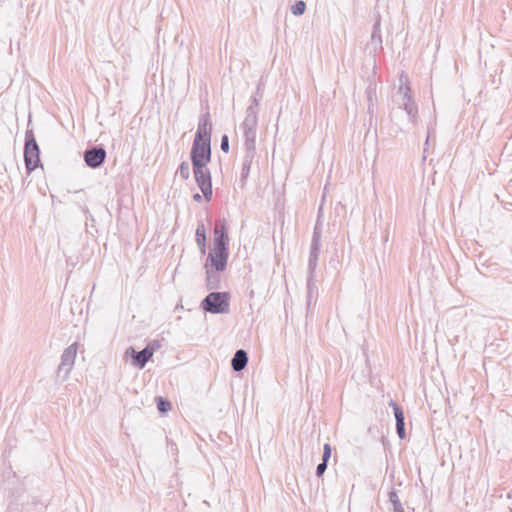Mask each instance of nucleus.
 <instances>
[{"label": "nucleus", "instance_id": "obj_1", "mask_svg": "<svg viewBox=\"0 0 512 512\" xmlns=\"http://www.w3.org/2000/svg\"><path fill=\"white\" fill-rule=\"evenodd\" d=\"M228 233L225 226V221L221 223V226L217 223L214 230V243L213 249L208 254L205 269L207 274V281L209 288L213 289L215 286L211 285L212 279H216V274L212 271H223L227 265L228 259Z\"/></svg>", "mask_w": 512, "mask_h": 512}, {"label": "nucleus", "instance_id": "obj_2", "mask_svg": "<svg viewBox=\"0 0 512 512\" xmlns=\"http://www.w3.org/2000/svg\"><path fill=\"white\" fill-rule=\"evenodd\" d=\"M398 107L405 111L409 123L415 128L419 122L418 107L414 101L407 74L401 73L397 90Z\"/></svg>", "mask_w": 512, "mask_h": 512}, {"label": "nucleus", "instance_id": "obj_3", "mask_svg": "<svg viewBox=\"0 0 512 512\" xmlns=\"http://www.w3.org/2000/svg\"><path fill=\"white\" fill-rule=\"evenodd\" d=\"M257 126L258 113L253 111V108H247L245 118L240 125L245 139L246 150L255 151Z\"/></svg>", "mask_w": 512, "mask_h": 512}, {"label": "nucleus", "instance_id": "obj_4", "mask_svg": "<svg viewBox=\"0 0 512 512\" xmlns=\"http://www.w3.org/2000/svg\"><path fill=\"white\" fill-rule=\"evenodd\" d=\"M320 247H321V223L318 219L316 222L315 228H314V232H313V238H312L310 255H309V263H308V270H309L308 295L309 296L311 295V292H312L314 271L318 264Z\"/></svg>", "mask_w": 512, "mask_h": 512}, {"label": "nucleus", "instance_id": "obj_5", "mask_svg": "<svg viewBox=\"0 0 512 512\" xmlns=\"http://www.w3.org/2000/svg\"><path fill=\"white\" fill-rule=\"evenodd\" d=\"M229 294L226 292H211L202 301V308L213 314L229 312Z\"/></svg>", "mask_w": 512, "mask_h": 512}, {"label": "nucleus", "instance_id": "obj_6", "mask_svg": "<svg viewBox=\"0 0 512 512\" xmlns=\"http://www.w3.org/2000/svg\"><path fill=\"white\" fill-rule=\"evenodd\" d=\"M24 160L28 171L35 170L40 162L39 146L32 134L27 132L25 137Z\"/></svg>", "mask_w": 512, "mask_h": 512}, {"label": "nucleus", "instance_id": "obj_7", "mask_svg": "<svg viewBox=\"0 0 512 512\" xmlns=\"http://www.w3.org/2000/svg\"><path fill=\"white\" fill-rule=\"evenodd\" d=\"M193 173L195 181L203 193L204 198L210 201L212 197V182L207 165L193 166Z\"/></svg>", "mask_w": 512, "mask_h": 512}, {"label": "nucleus", "instance_id": "obj_8", "mask_svg": "<svg viewBox=\"0 0 512 512\" xmlns=\"http://www.w3.org/2000/svg\"><path fill=\"white\" fill-rule=\"evenodd\" d=\"M77 343L69 345L61 355V362L58 366V376L66 380L69 377L71 370L73 369L75 359L77 356Z\"/></svg>", "mask_w": 512, "mask_h": 512}, {"label": "nucleus", "instance_id": "obj_9", "mask_svg": "<svg viewBox=\"0 0 512 512\" xmlns=\"http://www.w3.org/2000/svg\"><path fill=\"white\" fill-rule=\"evenodd\" d=\"M211 160L210 142L193 141L191 149L192 166L207 165Z\"/></svg>", "mask_w": 512, "mask_h": 512}, {"label": "nucleus", "instance_id": "obj_10", "mask_svg": "<svg viewBox=\"0 0 512 512\" xmlns=\"http://www.w3.org/2000/svg\"><path fill=\"white\" fill-rule=\"evenodd\" d=\"M106 158V151L102 147H93L84 152V160L87 166L97 168L102 165Z\"/></svg>", "mask_w": 512, "mask_h": 512}, {"label": "nucleus", "instance_id": "obj_11", "mask_svg": "<svg viewBox=\"0 0 512 512\" xmlns=\"http://www.w3.org/2000/svg\"><path fill=\"white\" fill-rule=\"evenodd\" d=\"M211 131H212V123L210 121L209 114H203L200 117L198 129L195 135V141H211Z\"/></svg>", "mask_w": 512, "mask_h": 512}, {"label": "nucleus", "instance_id": "obj_12", "mask_svg": "<svg viewBox=\"0 0 512 512\" xmlns=\"http://www.w3.org/2000/svg\"><path fill=\"white\" fill-rule=\"evenodd\" d=\"M389 406H391L394 411L397 434L400 439H404L406 437V432L403 410L394 401H390Z\"/></svg>", "mask_w": 512, "mask_h": 512}, {"label": "nucleus", "instance_id": "obj_13", "mask_svg": "<svg viewBox=\"0 0 512 512\" xmlns=\"http://www.w3.org/2000/svg\"><path fill=\"white\" fill-rule=\"evenodd\" d=\"M128 351H131L135 363L140 368H143L154 354V348H151L150 346H147L139 352H136L132 347L129 348L127 352Z\"/></svg>", "mask_w": 512, "mask_h": 512}, {"label": "nucleus", "instance_id": "obj_14", "mask_svg": "<svg viewBox=\"0 0 512 512\" xmlns=\"http://www.w3.org/2000/svg\"><path fill=\"white\" fill-rule=\"evenodd\" d=\"M248 363V354L245 350L239 349L235 352L232 360L231 366L235 372L242 371Z\"/></svg>", "mask_w": 512, "mask_h": 512}, {"label": "nucleus", "instance_id": "obj_15", "mask_svg": "<svg viewBox=\"0 0 512 512\" xmlns=\"http://www.w3.org/2000/svg\"><path fill=\"white\" fill-rule=\"evenodd\" d=\"M382 45V39L380 34V23L377 21L374 26L371 33V39L367 44V48L370 49L371 52L376 51L377 49H380Z\"/></svg>", "mask_w": 512, "mask_h": 512}, {"label": "nucleus", "instance_id": "obj_16", "mask_svg": "<svg viewBox=\"0 0 512 512\" xmlns=\"http://www.w3.org/2000/svg\"><path fill=\"white\" fill-rule=\"evenodd\" d=\"M254 153H255V151L246 150V155L244 157V160L242 163V169H241V180L242 181L246 180L250 173V168H251V163H252Z\"/></svg>", "mask_w": 512, "mask_h": 512}, {"label": "nucleus", "instance_id": "obj_17", "mask_svg": "<svg viewBox=\"0 0 512 512\" xmlns=\"http://www.w3.org/2000/svg\"><path fill=\"white\" fill-rule=\"evenodd\" d=\"M196 242L202 254L206 252V233L204 224L201 223L196 229Z\"/></svg>", "mask_w": 512, "mask_h": 512}, {"label": "nucleus", "instance_id": "obj_18", "mask_svg": "<svg viewBox=\"0 0 512 512\" xmlns=\"http://www.w3.org/2000/svg\"><path fill=\"white\" fill-rule=\"evenodd\" d=\"M389 501L393 506L394 512H404L403 506L401 504V501L396 493V491L389 492Z\"/></svg>", "mask_w": 512, "mask_h": 512}, {"label": "nucleus", "instance_id": "obj_19", "mask_svg": "<svg viewBox=\"0 0 512 512\" xmlns=\"http://www.w3.org/2000/svg\"><path fill=\"white\" fill-rule=\"evenodd\" d=\"M177 175H179L183 180H186L190 176V165L188 162H182L177 170Z\"/></svg>", "mask_w": 512, "mask_h": 512}, {"label": "nucleus", "instance_id": "obj_20", "mask_svg": "<svg viewBox=\"0 0 512 512\" xmlns=\"http://www.w3.org/2000/svg\"><path fill=\"white\" fill-rule=\"evenodd\" d=\"M306 4L304 1L299 0L291 7V12L295 16H300L305 12Z\"/></svg>", "mask_w": 512, "mask_h": 512}, {"label": "nucleus", "instance_id": "obj_21", "mask_svg": "<svg viewBox=\"0 0 512 512\" xmlns=\"http://www.w3.org/2000/svg\"><path fill=\"white\" fill-rule=\"evenodd\" d=\"M261 97H262V94L260 93V87H258L256 94L251 99V104L247 108H253V111L258 113V106H259Z\"/></svg>", "mask_w": 512, "mask_h": 512}, {"label": "nucleus", "instance_id": "obj_22", "mask_svg": "<svg viewBox=\"0 0 512 512\" xmlns=\"http://www.w3.org/2000/svg\"><path fill=\"white\" fill-rule=\"evenodd\" d=\"M158 409L160 412H167L171 408V404L168 401L163 400V398H158Z\"/></svg>", "mask_w": 512, "mask_h": 512}, {"label": "nucleus", "instance_id": "obj_23", "mask_svg": "<svg viewBox=\"0 0 512 512\" xmlns=\"http://www.w3.org/2000/svg\"><path fill=\"white\" fill-rule=\"evenodd\" d=\"M330 457H331V446L328 443H326L323 447L322 461L327 463Z\"/></svg>", "mask_w": 512, "mask_h": 512}, {"label": "nucleus", "instance_id": "obj_24", "mask_svg": "<svg viewBox=\"0 0 512 512\" xmlns=\"http://www.w3.org/2000/svg\"><path fill=\"white\" fill-rule=\"evenodd\" d=\"M221 150L225 153L229 151V140L227 135H223L221 138Z\"/></svg>", "mask_w": 512, "mask_h": 512}, {"label": "nucleus", "instance_id": "obj_25", "mask_svg": "<svg viewBox=\"0 0 512 512\" xmlns=\"http://www.w3.org/2000/svg\"><path fill=\"white\" fill-rule=\"evenodd\" d=\"M327 469V463L326 462H321L317 465V468H316V474L318 477L322 476L324 474V472L326 471Z\"/></svg>", "mask_w": 512, "mask_h": 512}, {"label": "nucleus", "instance_id": "obj_26", "mask_svg": "<svg viewBox=\"0 0 512 512\" xmlns=\"http://www.w3.org/2000/svg\"><path fill=\"white\" fill-rule=\"evenodd\" d=\"M432 130H433V129L428 128V131H427V137H426V141H425V148H424V151H426L427 146H428V144H429V139H430V136H431Z\"/></svg>", "mask_w": 512, "mask_h": 512}, {"label": "nucleus", "instance_id": "obj_27", "mask_svg": "<svg viewBox=\"0 0 512 512\" xmlns=\"http://www.w3.org/2000/svg\"><path fill=\"white\" fill-rule=\"evenodd\" d=\"M193 199L196 201V202H200L202 200V196L200 194H195L193 196Z\"/></svg>", "mask_w": 512, "mask_h": 512}, {"label": "nucleus", "instance_id": "obj_28", "mask_svg": "<svg viewBox=\"0 0 512 512\" xmlns=\"http://www.w3.org/2000/svg\"><path fill=\"white\" fill-rule=\"evenodd\" d=\"M148 346H150L151 348H154V350H155L157 347H159V344L157 341H153Z\"/></svg>", "mask_w": 512, "mask_h": 512}]
</instances>
